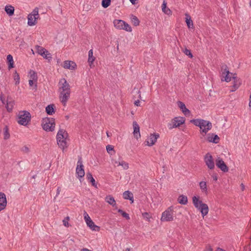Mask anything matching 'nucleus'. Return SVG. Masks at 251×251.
Instances as JSON below:
<instances>
[{
	"label": "nucleus",
	"instance_id": "24",
	"mask_svg": "<svg viewBox=\"0 0 251 251\" xmlns=\"http://www.w3.org/2000/svg\"><path fill=\"white\" fill-rule=\"evenodd\" d=\"M113 24L116 28L122 29L123 28V25H124V21L121 20H115Z\"/></svg>",
	"mask_w": 251,
	"mask_h": 251
},
{
	"label": "nucleus",
	"instance_id": "59",
	"mask_svg": "<svg viewBox=\"0 0 251 251\" xmlns=\"http://www.w3.org/2000/svg\"><path fill=\"white\" fill-rule=\"evenodd\" d=\"M215 251H224L220 248H218Z\"/></svg>",
	"mask_w": 251,
	"mask_h": 251
},
{
	"label": "nucleus",
	"instance_id": "21",
	"mask_svg": "<svg viewBox=\"0 0 251 251\" xmlns=\"http://www.w3.org/2000/svg\"><path fill=\"white\" fill-rule=\"evenodd\" d=\"M185 22L189 28H194L193 22L191 20V18L189 14L185 13Z\"/></svg>",
	"mask_w": 251,
	"mask_h": 251
},
{
	"label": "nucleus",
	"instance_id": "4",
	"mask_svg": "<svg viewBox=\"0 0 251 251\" xmlns=\"http://www.w3.org/2000/svg\"><path fill=\"white\" fill-rule=\"evenodd\" d=\"M55 119L46 117L43 119L42 126L44 130L47 131H53L55 128Z\"/></svg>",
	"mask_w": 251,
	"mask_h": 251
},
{
	"label": "nucleus",
	"instance_id": "13",
	"mask_svg": "<svg viewBox=\"0 0 251 251\" xmlns=\"http://www.w3.org/2000/svg\"><path fill=\"white\" fill-rule=\"evenodd\" d=\"M204 160L209 169L212 170L215 168L214 159L209 153H206L204 156Z\"/></svg>",
	"mask_w": 251,
	"mask_h": 251
},
{
	"label": "nucleus",
	"instance_id": "34",
	"mask_svg": "<svg viewBox=\"0 0 251 251\" xmlns=\"http://www.w3.org/2000/svg\"><path fill=\"white\" fill-rule=\"evenodd\" d=\"M114 164L118 166H122L123 168L126 170L128 168V164L124 161H115Z\"/></svg>",
	"mask_w": 251,
	"mask_h": 251
},
{
	"label": "nucleus",
	"instance_id": "12",
	"mask_svg": "<svg viewBox=\"0 0 251 251\" xmlns=\"http://www.w3.org/2000/svg\"><path fill=\"white\" fill-rule=\"evenodd\" d=\"M232 78L233 79V84L230 87L231 89H230V92H234L237 89H238L242 83L241 79L237 76L236 74H234L232 75Z\"/></svg>",
	"mask_w": 251,
	"mask_h": 251
},
{
	"label": "nucleus",
	"instance_id": "3",
	"mask_svg": "<svg viewBox=\"0 0 251 251\" xmlns=\"http://www.w3.org/2000/svg\"><path fill=\"white\" fill-rule=\"evenodd\" d=\"M199 197L194 196L192 198L193 203L195 207L200 211L203 217L206 216L208 212V206L207 204L199 200Z\"/></svg>",
	"mask_w": 251,
	"mask_h": 251
},
{
	"label": "nucleus",
	"instance_id": "37",
	"mask_svg": "<svg viewBox=\"0 0 251 251\" xmlns=\"http://www.w3.org/2000/svg\"><path fill=\"white\" fill-rule=\"evenodd\" d=\"M29 74L30 75V79L34 80V82L37 83L38 78L37 73L35 71L31 70L29 72Z\"/></svg>",
	"mask_w": 251,
	"mask_h": 251
},
{
	"label": "nucleus",
	"instance_id": "30",
	"mask_svg": "<svg viewBox=\"0 0 251 251\" xmlns=\"http://www.w3.org/2000/svg\"><path fill=\"white\" fill-rule=\"evenodd\" d=\"M93 50H90L88 52V62L89 64V65L91 67H92V65L93 64V62L95 60V57L93 55Z\"/></svg>",
	"mask_w": 251,
	"mask_h": 251
},
{
	"label": "nucleus",
	"instance_id": "53",
	"mask_svg": "<svg viewBox=\"0 0 251 251\" xmlns=\"http://www.w3.org/2000/svg\"><path fill=\"white\" fill-rule=\"evenodd\" d=\"M140 101L139 100H136L134 102V104L137 106H140Z\"/></svg>",
	"mask_w": 251,
	"mask_h": 251
},
{
	"label": "nucleus",
	"instance_id": "26",
	"mask_svg": "<svg viewBox=\"0 0 251 251\" xmlns=\"http://www.w3.org/2000/svg\"><path fill=\"white\" fill-rule=\"evenodd\" d=\"M123 197L126 200H129L131 201V203L133 202V194L128 191H126L123 193Z\"/></svg>",
	"mask_w": 251,
	"mask_h": 251
},
{
	"label": "nucleus",
	"instance_id": "63",
	"mask_svg": "<svg viewBox=\"0 0 251 251\" xmlns=\"http://www.w3.org/2000/svg\"><path fill=\"white\" fill-rule=\"evenodd\" d=\"M0 100H1V101H2V102L3 104H4V103H5V100H3L1 97H0Z\"/></svg>",
	"mask_w": 251,
	"mask_h": 251
},
{
	"label": "nucleus",
	"instance_id": "5",
	"mask_svg": "<svg viewBox=\"0 0 251 251\" xmlns=\"http://www.w3.org/2000/svg\"><path fill=\"white\" fill-rule=\"evenodd\" d=\"M18 123L23 126H26L31 120V114L27 111L19 112Z\"/></svg>",
	"mask_w": 251,
	"mask_h": 251
},
{
	"label": "nucleus",
	"instance_id": "43",
	"mask_svg": "<svg viewBox=\"0 0 251 251\" xmlns=\"http://www.w3.org/2000/svg\"><path fill=\"white\" fill-rule=\"evenodd\" d=\"M118 212L120 213L122 216L124 218H125L126 220H129L130 219L129 214L126 213V212L124 211L122 209H118Z\"/></svg>",
	"mask_w": 251,
	"mask_h": 251
},
{
	"label": "nucleus",
	"instance_id": "7",
	"mask_svg": "<svg viewBox=\"0 0 251 251\" xmlns=\"http://www.w3.org/2000/svg\"><path fill=\"white\" fill-rule=\"evenodd\" d=\"M199 127L201 129V134H202L203 136H204L207 132L212 128V124L210 121L203 119L202 121H201V124Z\"/></svg>",
	"mask_w": 251,
	"mask_h": 251
},
{
	"label": "nucleus",
	"instance_id": "29",
	"mask_svg": "<svg viewBox=\"0 0 251 251\" xmlns=\"http://www.w3.org/2000/svg\"><path fill=\"white\" fill-rule=\"evenodd\" d=\"M46 112L49 115H52L55 113L54 104H50L46 107Z\"/></svg>",
	"mask_w": 251,
	"mask_h": 251
},
{
	"label": "nucleus",
	"instance_id": "8",
	"mask_svg": "<svg viewBox=\"0 0 251 251\" xmlns=\"http://www.w3.org/2000/svg\"><path fill=\"white\" fill-rule=\"evenodd\" d=\"M185 121V119L184 117H175L172 120L171 122L168 124V126L170 129L179 127L180 125L184 124Z\"/></svg>",
	"mask_w": 251,
	"mask_h": 251
},
{
	"label": "nucleus",
	"instance_id": "6",
	"mask_svg": "<svg viewBox=\"0 0 251 251\" xmlns=\"http://www.w3.org/2000/svg\"><path fill=\"white\" fill-rule=\"evenodd\" d=\"M39 18L38 8L36 7L32 12L28 15L27 24L28 25L33 26L37 23V20Z\"/></svg>",
	"mask_w": 251,
	"mask_h": 251
},
{
	"label": "nucleus",
	"instance_id": "55",
	"mask_svg": "<svg viewBox=\"0 0 251 251\" xmlns=\"http://www.w3.org/2000/svg\"><path fill=\"white\" fill-rule=\"evenodd\" d=\"M23 151L26 152H28L29 151V149L28 147L25 146L23 149Z\"/></svg>",
	"mask_w": 251,
	"mask_h": 251
},
{
	"label": "nucleus",
	"instance_id": "54",
	"mask_svg": "<svg viewBox=\"0 0 251 251\" xmlns=\"http://www.w3.org/2000/svg\"><path fill=\"white\" fill-rule=\"evenodd\" d=\"M204 251H213V249L211 246H209Z\"/></svg>",
	"mask_w": 251,
	"mask_h": 251
},
{
	"label": "nucleus",
	"instance_id": "58",
	"mask_svg": "<svg viewBox=\"0 0 251 251\" xmlns=\"http://www.w3.org/2000/svg\"><path fill=\"white\" fill-rule=\"evenodd\" d=\"M240 186H241L242 190L244 191V189H245V186H244V185L243 183H241Z\"/></svg>",
	"mask_w": 251,
	"mask_h": 251
},
{
	"label": "nucleus",
	"instance_id": "11",
	"mask_svg": "<svg viewBox=\"0 0 251 251\" xmlns=\"http://www.w3.org/2000/svg\"><path fill=\"white\" fill-rule=\"evenodd\" d=\"M83 167L82 158L81 156H79L76 168V174L77 175V177L79 178H82L84 176L85 172Z\"/></svg>",
	"mask_w": 251,
	"mask_h": 251
},
{
	"label": "nucleus",
	"instance_id": "33",
	"mask_svg": "<svg viewBox=\"0 0 251 251\" xmlns=\"http://www.w3.org/2000/svg\"><path fill=\"white\" fill-rule=\"evenodd\" d=\"M6 108L7 109V110L8 112H11L12 111L13 106L14 104V101L12 100H9L8 99L6 100Z\"/></svg>",
	"mask_w": 251,
	"mask_h": 251
},
{
	"label": "nucleus",
	"instance_id": "36",
	"mask_svg": "<svg viewBox=\"0 0 251 251\" xmlns=\"http://www.w3.org/2000/svg\"><path fill=\"white\" fill-rule=\"evenodd\" d=\"M41 55L45 59L48 60L49 61L51 59L52 56L51 54L47 50L46 51H43Z\"/></svg>",
	"mask_w": 251,
	"mask_h": 251
},
{
	"label": "nucleus",
	"instance_id": "61",
	"mask_svg": "<svg viewBox=\"0 0 251 251\" xmlns=\"http://www.w3.org/2000/svg\"><path fill=\"white\" fill-rule=\"evenodd\" d=\"M83 215H84V218H85V216H86L87 217L89 216L88 214L87 213V212L85 211H84V214Z\"/></svg>",
	"mask_w": 251,
	"mask_h": 251
},
{
	"label": "nucleus",
	"instance_id": "10",
	"mask_svg": "<svg viewBox=\"0 0 251 251\" xmlns=\"http://www.w3.org/2000/svg\"><path fill=\"white\" fill-rule=\"evenodd\" d=\"M221 68L222 75L224 78V79L221 78V80L222 81H225L227 82L230 81L231 77L229 76V75L231 74V75H232L233 74L229 71L227 66L226 64H223L222 65Z\"/></svg>",
	"mask_w": 251,
	"mask_h": 251
},
{
	"label": "nucleus",
	"instance_id": "15",
	"mask_svg": "<svg viewBox=\"0 0 251 251\" xmlns=\"http://www.w3.org/2000/svg\"><path fill=\"white\" fill-rule=\"evenodd\" d=\"M159 137V134L158 133L151 134L148 140L147 141V145L150 147L152 146L155 143Z\"/></svg>",
	"mask_w": 251,
	"mask_h": 251
},
{
	"label": "nucleus",
	"instance_id": "31",
	"mask_svg": "<svg viewBox=\"0 0 251 251\" xmlns=\"http://www.w3.org/2000/svg\"><path fill=\"white\" fill-rule=\"evenodd\" d=\"M105 201L108 203L109 204L112 205L113 206H114L116 205V201L114 200V198L113 197L110 196V195H109V196H107L106 197H105Z\"/></svg>",
	"mask_w": 251,
	"mask_h": 251
},
{
	"label": "nucleus",
	"instance_id": "32",
	"mask_svg": "<svg viewBox=\"0 0 251 251\" xmlns=\"http://www.w3.org/2000/svg\"><path fill=\"white\" fill-rule=\"evenodd\" d=\"M162 11L168 15L172 14V11L168 8H167V3L164 0L162 5Z\"/></svg>",
	"mask_w": 251,
	"mask_h": 251
},
{
	"label": "nucleus",
	"instance_id": "14",
	"mask_svg": "<svg viewBox=\"0 0 251 251\" xmlns=\"http://www.w3.org/2000/svg\"><path fill=\"white\" fill-rule=\"evenodd\" d=\"M216 165L217 167L220 169L223 172L226 173L228 172V168L222 158L218 157L216 160Z\"/></svg>",
	"mask_w": 251,
	"mask_h": 251
},
{
	"label": "nucleus",
	"instance_id": "42",
	"mask_svg": "<svg viewBox=\"0 0 251 251\" xmlns=\"http://www.w3.org/2000/svg\"><path fill=\"white\" fill-rule=\"evenodd\" d=\"M14 79L15 81V85H18L20 83V75L16 71H15L14 74Z\"/></svg>",
	"mask_w": 251,
	"mask_h": 251
},
{
	"label": "nucleus",
	"instance_id": "57",
	"mask_svg": "<svg viewBox=\"0 0 251 251\" xmlns=\"http://www.w3.org/2000/svg\"><path fill=\"white\" fill-rule=\"evenodd\" d=\"M212 177L213 178V179L214 180H217V175L216 174L212 176Z\"/></svg>",
	"mask_w": 251,
	"mask_h": 251
},
{
	"label": "nucleus",
	"instance_id": "62",
	"mask_svg": "<svg viewBox=\"0 0 251 251\" xmlns=\"http://www.w3.org/2000/svg\"><path fill=\"white\" fill-rule=\"evenodd\" d=\"M81 251H92L89 249H82Z\"/></svg>",
	"mask_w": 251,
	"mask_h": 251
},
{
	"label": "nucleus",
	"instance_id": "50",
	"mask_svg": "<svg viewBox=\"0 0 251 251\" xmlns=\"http://www.w3.org/2000/svg\"><path fill=\"white\" fill-rule=\"evenodd\" d=\"M249 106L250 110L251 111V94L250 95Z\"/></svg>",
	"mask_w": 251,
	"mask_h": 251
},
{
	"label": "nucleus",
	"instance_id": "28",
	"mask_svg": "<svg viewBox=\"0 0 251 251\" xmlns=\"http://www.w3.org/2000/svg\"><path fill=\"white\" fill-rule=\"evenodd\" d=\"M7 62L8 63V68L9 70L14 68V61L13 56L11 54L7 56Z\"/></svg>",
	"mask_w": 251,
	"mask_h": 251
},
{
	"label": "nucleus",
	"instance_id": "46",
	"mask_svg": "<svg viewBox=\"0 0 251 251\" xmlns=\"http://www.w3.org/2000/svg\"><path fill=\"white\" fill-rule=\"evenodd\" d=\"M183 52L186 55L188 56L190 58H193V55L192 53H191V50H188L187 48H185V49Z\"/></svg>",
	"mask_w": 251,
	"mask_h": 251
},
{
	"label": "nucleus",
	"instance_id": "16",
	"mask_svg": "<svg viewBox=\"0 0 251 251\" xmlns=\"http://www.w3.org/2000/svg\"><path fill=\"white\" fill-rule=\"evenodd\" d=\"M6 204L7 200L5 194L2 192H0V211L4 209Z\"/></svg>",
	"mask_w": 251,
	"mask_h": 251
},
{
	"label": "nucleus",
	"instance_id": "27",
	"mask_svg": "<svg viewBox=\"0 0 251 251\" xmlns=\"http://www.w3.org/2000/svg\"><path fill=\"white\" fill-rule=\"evenodd\" d=\"M177 201L181 204L186 205L188 203V199L187 196L181 195L178 197Z\"/></svg>",
	"mask_w": 251,
	"mask_h": 251
},
{
	"label": "nucleus",
	"instance_id": "20",
	"mask_svg": "<svg viewBox=\"0 0 251 251\" xmlns=\"http://www.w3.org/2000/svg\"><path fill=\"white\" fill-rule=\"evenodd\" d=\"M177 103L179 107L185 115L187 116L190 114V111L186 107V106L183 102L179 101Z\"/></svg>",
	"mask_w": 251,
	"mask_h": 251
},
{
	"label": "nucleus",
	"instance_id": "56",
	"mask_svg": "<svg viewBox=\"0 0 251 251\" xmlns=\"http://www.w3.org/2000/svg\"><path fill=\"white\" fill-rule=\"evenodd\" d=\"M60 191H61V188L60 187H58L57 189L56 196H57L59 194Z\"/></svg>",
	"mask_w": 251,
	"mask_h": 251
},
{
	"label": "nucleus",
	"instance_id": "9",
	"mask_svg": "<svg viewBox=\"0 0 251 251\" xmlns=\"http://www.w3.org/2000/svg\"><path fill=\"white\" fill-rule=\"evenodd\" d=\"M173 209L171 207H169L162 214L161 220L162 221H172L174 220Z\"/></svg>",
	"mask_w": 251,
	"mask_h": 251
},
{
	"label": "nucleus",
	"instance_id": "17",
	"mask_svg": "<svg viewBox=\"0 0 251 251\" xmlns=\"http://www.w3.org/2000/svg\"><path fill=\"white\" fill-rule=\"evenodd\" d=\"M207 140L209 142L217 144L220 141V138L214 133H209L207 136Z\"/></svg>",
	"mask_w": 251,
	"mask_h": 251
},
{
	"label": "nucleus",
	"instance_id": "18",
	"mask_svg": "<svg viewBox=\"0 0 251 251\" xmlns=\"http://www.w3.org/2000/svg\"><path fill=\"white\" fill-rule=\"evenodd\" d=\"M63 67L65 69L74 70L76 66V64L72 61H65L64 62Z\"/></svg>",
	"mask_w": 251,
	"mask_h": 251
},
{
	"label": "nucleus",
	"instance_id": "48",
	"mask_svg": "<svg viewBox=\"0 0 251 251\" xmlns=\"http://www.w3.org/2000/svg\"><path fill=\"white\" fill-rule=\"evenodd\" d=\"M142 216L144 219H146L147 220H149L151 217L150 215V213L148 212L143 213Z\"/></svg>",
	"mask_w": 251,
	"mask_h": 251
},
{
	"label": "nucleus",
	"instance_id": "1",
	"mask_svg": "<svg viewBox=\"0 0 251 251\" xmlns=\"http://www.w3.org/2000/svg\"><path fill=\"white\" fill-rule=\"evenodd\" d=\"M59 99L64 106H65L70 97L71 87L65 78L60 79L59 83Z\"/></svg>",
	"mask_w": 251,
	"mask_h": 251
},
{
	"label": "nucleus",
	"instance_id": "19",
	"mask_svg": "<svg viewBox=\"0 0 251 251\" xmlns=\"http://www.w3.org/2000/svg\"><path fill=\"white\" fill-rule=\"evenodd\" d=\"M133 126L134 128L133 134L137 139L140 137V127L136 121L133 122Z\"/></svg>",
	"mask_w": 251,
	"mask_h": 251
},
{
	"label": "nucleus",
	"instance_id": "64",
	"mask_svg": "<svg viewBox=\"0 0 251 251\" xmlns=\"http://www.w3.org/2000/svg\"><path fill=\"white\" fill-rule=\"evenodd\" d=\"M130 250L129 248H126V251H130Z\"/></svg>",
	"mask_w": 251,
	"mask_h": 251
},
{
	"label": "nucleus",
	"instance_id": "51",
	"mask_svg": "<svg viewBox=\"0 0 251 251\" xmlns=\"http://www.w3.org/2000/svg\"><path fill=\"white\" fill-rule=\"evenodd\" d=\"M84 219L85 220L86 223H87L88 221H90L91 219L89 216H85Z\"/></svg>",
	"mask_w": 251,
	"mask_h": 251
},
{
	"label": "nucleus",
	"instance_id": "49",
	"mask_svg": "<svg viewBox=\"0 0 251 251\" xmlns=\"http://www.w3.org/2000/svg\"><path fill=\"white\" fill-rule=\"evenodd\" d=\"M107 151L110 153L111 151H114V148L113 146L108 145L106 147Z\"/></svg>",
	"mask_w": 251,
	"mask_h": 251
},
{
	"label": "nucleus",
	"instance_id": "25",
	"mask_svg": "<svg viewBox=\"0 0 251 251\" xmlns=\"http://www.w3.org/2000/svg\"><path fill=\"white\" fill-rule=\"evenodd\" d=\"M86 178L88 180H89L92 184V185L95 187V188H97V183L95 179L93 178L92 174L90 172H88L86 174Z\"/></svg>",
	"mask_w": 251,
	"mask_h": 251
},
{
	"label": "nucleus",
	"instance_id": "40",
	"mask_svg": "<svg viewBox=\"0 0 251 251\" xmlns=\"http://www.w3.org/2000/svg\"><path fill=\"white\" fill-rule=\"evenodd\" d=\"M35 50H36V52L40 55H41L43 51H47L46 49L39 45L35 46Z\"/></svg>",
	"mask_w": 251,
	"mask_h": 251
},
{
	"label": "nucleus",
	"instance_id": "2",
	"mask_svg": "<svg viewBox=\"0 0 251 251\" xmlns=\"http://www.w3.org/2000/svg\"><path fill=\"white\" fill-rule=\"evenodd\" d=\"M68 137L67 132L63 129H60L56 135V140L58 146L63 151L67 148L66 140Z\"/></svg>",
	"mask_w": 251,
	"mask_h": 251
},
{
	"label": "nucleus",
	"instance_id": "47",
	"mask_svg": "<svg viewBox=\"0 0 251 251\" xmlns=\"http://www.w3.org/2000/svg\"><path fill=\"white\" fill-rule=\"evenodd\" d=\"M70 219L69 217L67 216L64 218V219L63 220V225L69 227V224L68 223V221Z\"/></svg>",
	"mask_w": 251,
	"mask_h": 251
},
{
	"label": "nucleus",
	"instance_id": "38",
	"mask_svg": "<svg viewBox=\"0 0 251 251\" xmlns=\"http://www.w3.org/2000/svg\"><path fill=\"white\" fill-rule=\"evenodd\" d=\"M131 20L132 23L133 24V25L134 26H137V25H139L140 21L139 20V19H138V18L136 16H134L133 15H131Z\"/></svg>",
	"mask_w": 251,
	"mask_h": 251
},
{
	"label": "nucleus",
	"instance_id": "44",
	"mask_svg": "<svg viewBox=\"0 0 251 251\" xmlns=\"http://www.w3.org/2000/svg\"><path fill=\"white\" fill-rule=\"evenodd\" d=\"M111 3V0H102L101 2L102 6L105 8L108 7Z\"/></svg>",
	"mask_w": 251,
	"mask_h": 251
},
{
	"label": "nucleus",
	"instance_id": "60",
	"mask_svg": "<svg viewBox=\"0 0 251 251\" xmlns=\"http://www.w3.org/2000/svg\"><path fill=\"white\" fill-rule=\"evenodd\" d=\"M129 0L132 4H135V1L136 0Z\"/></svg>",
	"mask_w": 251,
	"mask_h": 251
},
{
	"label": "nucleus",
	"instance_id": "45",
	"mask_svg": "<svg viewBox=\"0 0 251 251\" xmlns=\"http://www.w3.org/2000/svg\"><path fill=\"white\" fill-rule=\"evenodd\" d=\"M123 28L122 29H124L126 31L131 32L132 31L131 27L126 23L124 21V25H123Z\"/></svg>",
	"mask_w": 251,
	"mask_h": 251
},
{
	"label": "nucleus",
	"instance_id": "52",
	"mask_svg": "<svg viewBox=\"0 0 251 251\" xmlns=\"http://www.w3.org/2000/svg\"><path fill=\"white\" fill-rule=\"evenodd\" d=\"M34 80L30 79L29 80V85L30 86H32L34 83Z\"/></svg>",
	"mask_w": 251,
	"mask_h": 251
},
{
	"label": "nucleus",
	"instance_id": "35",
	"mask_svg": "<svg viewBox=\"0 0 251 251\" xmlns=\"http://www.w3.org/2000/svg\"><path fill=\"white\" fill-rule=\"evenodd\" d=\"M199 186H200V189H201V190L202 192L206 193L207 192V185H206V182L205 181H201L199 183Z\"/></svg>",
	"mask_w": 251,
	"mask_h": 251
},
{
	"label": "nucleus",
	"instance_id": "39",
	"mask_svg": "<svg viewBox=\"0 0 251 251\" xmlns=\"http://www.w3.org/2000/svg\"><path fill=\"white\" fill-rule=\"evenodd\" d=\"M4 130V139L7 140L10 137V134L9 133V129L8 126H6L3 128Z\"/></svg>",
	"mask_w": 251,
	"mask_h": 251
},
{
	"label": "nucleus",
	"instance_id": "22",
	"mask_svg": "<svg viewBox=\"0 0 251 251\" xmlns=\"http://www.w3.org/2000/svg\"><path fill=\"white\" fill-rule=\"evenodd\" d=\"M86 224L87 225L93 230L99 231L100 229V227L95 225L92 220L88 221Z\"/></svg>",
	"mask_w": 251,
	"mask_h": 251
},
{
	"label": "nucleus",
	"instance_id": "41",
	"mask_svg": "<svg viewBox=\"0 0 251 251\" xmlns=\"http://www.w3.org/2000/svg\"><path fill=\"white\" fill-rule=\"evenodd\" d=\"M203 119H192L190 120V123L193 124L195 126L200 127V126L201 124V121H202Z\"/></svg>",
	"mask_w": 251,
	"mask_h": 251
},
{
	"label": "nucleus",
	"instance_id": "23",
	"mask_svg": "<svg viewBox=\"0 0 251 251\" xmlns=\"http://www.w3.org/2000/svg\"><path fill=\"white\" fill-rule=\"evenodd\" d=\"M14 7L11 5H6L5 7V11L9 16H11L14 15Z\"/></svg>",
	"mask_w": 251,
	"mask_h": 251
}]
</instances>
